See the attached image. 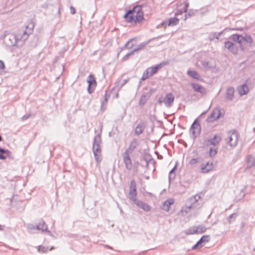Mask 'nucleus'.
<instances>
[{
    "label": "nucleus",
    "mask_w": 255,
    "mask_h": 255,
    "mask_svg": "<svg viewBox=\"0 0 255 255\" xmlns=\"http://www.w3.org/2000/svg\"><path fill=\"white\" fill-rule=\"evenodd\" d=\"M142 7V5H136L127 10L124 15L125 20L129 23L140 22L144 19Z\"/></svg>",
    "instance_id": "nucleus-1"
},
{
    "label": "nucleus",
    "mask_w": 255,
    "mask_h": 255,
    "mask_svg": "<svg viewBox=\"0 0 255 255\" xmlns=\"http://www.w3.org/2000/svg\"><path fill=\"white\" fill-rule=\"evenodd\" d=\"M136 185L134 180H131L129 189V198L136 206L145 211H148L150 210V207L147 204L138 200L136 198Z\"/></svg>",
    "instance_id": "nucleus-2"
},
{
    "label": "nucleus",
    "mask_w": 255,
    "mask_h": 255,
    "mask_svg": "<svg viewBox=\"0 0 255 255\" xmlns=\"http://www.w3.org/2000/svg\"><path fill=\"white\" fill-rule=\"evenodd\" d=\"M34 24L33 22H30L24 27L18 30L15 34L18 41L24 42L29 37V35L32 33Z\"/></svg>",
    "instance_id": "nucleus-3"
},
{
    "label": "nucleus",
    "mask_w": 255,
    "mask_h": 255,
    "mask_svg": "<svg viewBox=\"0 0 255 255\" xmlns=\"http://www.w3.org/2000/svg\"><path fill=\"white\" fill-rule=\"evenodd\" d=\"M200 195L197 194L191 197L187 201L185 206L181 209L182 213H187L191 210H195L200 207L198 204V200L200 199Z\"/></svg>",
    "instance_id": "nucleus-4"
},
{
    "label": "nucleus",
    "mask_w": 255,
    "mask_h": 255,
    "mask_svg": "<svg viewBox=\"0 0 255 255\" xmlns=\"http://www.w3.org/2000/svg\"><path fill=\"white\" fill-rule=\"evenodd\" d=\"M0 38L2 39L5 45L8 47L13 46L19 42L17 40V37L15 36V34L7 30L3 32L0 36Z\"/></svg>",
    "instance_id": "nucleus-5"
},
{
    "label": "nucleus",
    "mask_w": 255,
    "mask_h": 255,
    "mask_svg": "<svg viewBox=\"0 0 255 255\" xmlns=\"http://www.w3.org/2000/svg\"><path fill=\"white\" fill-rule=\"evenodd\" d=\"M175 97L172 93H168L166 94L165 97H160L157 100V103L159 105H161L163 103L167 108L171 107L174 101Z\"/></svg>",
    "instance_id": "nucleus-6"
},
{
    "label": "nucleus",
    "mask_w": 255,
    "mask_h": 255,
    "mask_svg": "<svg viewBox=\"0 0 255 255\" xmlns=\"http://www.w3.org/2000/svg\"><path fill=\"white\" fill-rule=\"evenodd\" d=\"M228 134V144L232 147L235 146L238 142V133L236 129L229 131Z\"/></svg>",
    "instance_id": "nucleus-7"
},
{
    "label": "nucleus",
    "mask_w": 255,
    "mask_h": 255,
    "mask_svg": "<svg viewBox=\"0 0 255 255\" xmlns=\"http://www.w3.org/2000/svg\"><path fill=\"white\" fill-rule=\"evenodd\" d=\"M130 153L124 151L122 154L123 162L125 164V168L128 170L130 171L133 167L131 159L129 156Z\"/></svg>",
    "instance_id": "nucleus-8"
},
{
    "label": "nucleus",
    "mask_w": 255,
    "mask_h": 255,
    "mask_svg": "<svg viewBox=\"0 0 255 255\" xmlns=\"http://www.w3.org/2000/svg\"><path fill=\"white\" fill-rule=\"evenodd\" d=\"M221 116V112L219 108H214L211 114L207 118L206 121L207 123H212L219 119Z\"/></svg>",
    "instance_id": "nucleus-9"
},
{
    "label": "nucleus",
    "mask_w": 255,
    "mask_h": 255,
    "mask_svg": "<svg viewBox=\"0 0 255 255\" xmlns=\"http://www.w3.org/2000/svg\"><path fill=\"white\" fill-rule=\"evenodd\" d=\"M201 131L200 124L198 123L197 119H196L192 124L190 128V132L192 134V137L195 138Z\"/></svg>",
    "instance_id": "nucleus-10"
},
{
    "label": "nucleus",
    "mask_w": 255,
    "mask_h": 255,
    "mask_svg": "<svg viewBox=\"0 0 255 255\" xmlns=\"http://www.w3.org/2000/svg\"><path fill=\"white\" fill-rule=\"evenodd\" d=\"M222 137L220 134H216L214 135V137L210 139L205 140L204 143L207 145H213L216 146L220 144L222 141Z\"/></svg>",
    "instance_id": "nucleus-11"
},
{
    "label": "nucleus",
    "mask_w": 255,
    "mask_h": 255,
    "mask_svg": "<svg viewBox=\"0 0 255 255\" xmlns=\"http://www.w3.org/2000/svg\"><path fill=\"white\" fill-rule=\"evenodd\" d=\"M210 241V237L209 235H204L197 241V242L192 246V250H196L203 247L205 243Z\"/></svg>",
    "instance_id": "nucleus-12"
},
{
    "label": "nucleus",
    "mask_w": 255,
    "mask_h": 255,
    "mask_svg": "<svg viewBox=\"0 0 255 255\" xmlns=\"http://www.w3.org/2000/svg\"><path fill=\"white\" fill-rule=\"evenodd\" d=\"M87 82L88 83V92L89 94H92L94 91L97 86L96 81L92 75H90L88 76Z\"/></svg>",
    "instance_id": "nucleus-13"
},
{
    "label": "nucleus",
    "mask_w": 255,
    "mask_h": 255,
    "mask_svg": "<svg viewBox=\"0 0 255 255\" xmlns=\"http://www.w3.org/2000/svg\"><path fill=\"white\" fill-rule=\"evenodd\" d=\"M224 45L228 50L233 54H237L238 52V47L232 42L227 41L224 42Z\"/></svg>",
    "instance_id": "nucleus-14"
},
{
    "label": "nucleus",
    "mask_w": 255,
    "mask_h": 255,
    "mask_svg": "<svg viewBox=\"0 0 255 255\" xmlns=\"http://www.w3.org/2000/svg\"><path fill=\"white\" fill-rule=\"evenodd\" d=\"M93 152L94 155L95 160L97 162H100L102 160L101 152L102 149L101 145L93 144Z\"/></svg>",
    "instance_id": "nucleus-15"
},
{
    "label": "nucleus",
    "mask_w": 255,
    "mask_h": 255,
    "mask_svg": "<svg viewBox=\"0 0 255 255\" xmlns=\"http://www.w3.org/2000/svg\"><path fill=\"white\" fill-rule=\"evenodd\" d=\"M213 169V163L207 162L205 164H202L200 166V172L202 173H207Z\"/></svg>",
    "instance_id": "nucleus-16"
},
{
    "label": "nucleus",
    "mask_w": 255,
    "mask_h": 255,
    "mask_svg": "<svg viewBox=\"0 0 255 255\" xmlns=\"http://www.w3.org/2000/svg\"><path fill=\"white\" fill-rule=\"evenodd\" d=\"M35 225L36 226H34L33 224H27V228L29 230H41L42 232L44 231L50 232V231L48 230L46 224H35Z\"/></svg>",
    "instance_id": "nucleus-17"
},
{
    "label": "nucleus",
    "mask_w": 255,
    "mask_h": 255,
    "mask_svg": "<svg viewBox=\"0 0 255 255\" xmlns=\"http://www.w3.org/2000/svg\"><path fill=\"white\" fill-rule=\"evenodd\" d=\"M191 86L195 92L200 93L202 95L206 94V90L202 85L197 83H192L191 84Z\"/></svg>",
    "instance_id": "nucleus-18"
},
{
    "label": "nucleus",
    "mask_w": 255,
    "mask_h": 255,
    "mask_svg": "<svg viewBox=\"0 0 255 255\" xmlns=\"http://www.w3.org/2000/svg\"><path fill=\"white\" fill-rule=\"evenodd\" d=\"M138 145V140L136 138H133L129 142L128 147L126 149L125 151L131 153Z\"/></svg>",
    "instance_id": "nucleus-19"
},
{
    "label": "nucleus",
    "mask_w": 255,
    "mask_h": 255,
    "mask_svg": "<svg viewBox=\"0 0 255 255\" xmlns=\"http://www.w3.org/2000/svg\"><path fill=\"white\" fill-rule=\"evenodd\" d=\"M235 89L233 87H229L226 92V98L227 101H231L234 98Z\"/></svg>",
    "instance_id": "nucleus-20"
},
{
    "label": "nucleus",
    "mask_w": 255,
    "mask_h": 255,
    "mask_svg": "<svg viewBox=\"0 0 255 255\" xmlns=\"http://www.w3.org/2000/svg\"><path fill=\"white\" fill-rule=\"evenodd\" d=\"M248 79L246 80V83L242 85L239 88H238V92L240 96H243L245 95H247L249 92V89L247 85V83L248 81Z\"/></svg>",
    "instance_id": "nucleus-21"
},
{
    "label": "nucleus",
    "mask_w": 255,
    "mask_h": 255,
    "mask_svg": "<svg viewBox=\"0 0 255 255\" xmlns=\"http://www.w3.org/2000/svg\"><path fill=\"white\" fill-rule=\"evenodd\" d=\"M174 203V201L173 199H168L162 204V209L166 212H168L170 210V206L173 205Z\"/></svg>",
    "instance_id": "nucleus-22"
},
{
    "label": "nucleus",
    "mask_w": 255,
    "mask_h": 255,
    "mask_svg": "<svg viewBox=\"0 0 255 255\" xmlns=\"http://www.w3.org/2000/svg\"><path fill=\"white\" fill-rule=\"evenodd\" d=\"M144 128L145 127L143 123L140 122L135 127L134 134L136 135H140L143 131Z\"/></svg>",
    "instance_id": "nucleus-23"
},
{
    "label": "nucleus",
    "mask_w": 255,
    "mask_h": 255,
    "mask_svg": "<svg viewBox=\"0 0 255 255\" xmlns=\"http://www.w3.org/2000/svg\"><path fill=\"white\" fill-rule=\"evenodd\" d=\"M187 75L198 80L202 81V78L201 77L200 74L196 71L194 70H188L187 71Z\"/></svg>",
    "instance_id": "nucleus-24"
},
{
    "label": "nucleus",
    "mask_w": 255,
    "mask_h": 255,
    "mask_svg": "<svg viewBox=\"0 0 255 255\" xmlns=\"http://www.w3.org/2000/svg\"><path fill=\"white\" fill-rule=\"evenodd\" d=\"M150 97V94L149 93H145L142 94L139 99L138 104L140 106H143L147 101Z\"/></svg>",
    "instance_id": "nucleus-25"
},
{
    "label": "nucleus",
    "mask_w": 255,
    "mask_h": 255,
    "mask_svg": "<svg viewBox=\"0 0 255 255\" xmlns=\"http://www.w3.org/2000/svg\"><path fill=\"white\" fill-rule=\"evenodd\" d=\"M163 64L162 63H160L159 64H157L154 66H151L147 68V70L149 71L150 75L151 76L153 75L154 74L156 73L158 69H160Z\"/></svg>",
    "instance_id": "nucleus-26"
},
{
    "label": "nucleus",
    "mask_w": 255,
    "mask_h": 255,
    "mask_svg": "<svg viewBox=\"0 0 255 255\" xmlns=\"http://www.w3.org/2000/svg\"><path fill=\"white\" fill-rule=\"evenodd\" d=\"M179 22V19L175 17H172L169 18L167 21V22L165 23H167V24L168 26H175L177 25Z\"/></svg>",
    "instance_id": "nucleus-27"
},
{
    "label": "nucleus",
    "mask_w": 255,
    "mask_h": 255,
    "mask_svg": "<svg viewBox=\"0 0 255 255\" xmlns=\"http://www.w3.org/2000/svg\"><path fill=\"white\" fill-rule=\"evenodd\" d=\"M102 144V139L101 133H98L96 135L94 138V141L93 144V145H101Z\"/></svg>",
    "instance_id": "nucleus-28"
},
{
    "label": "nucleus",
    "mask_w": 255,
    "mask_h": 255,
    "mask_svg": "<svg viewBox=\"0 0 255 255\" xmlns=\"http://www.w3.org/2000/svg\"><path fill=\"white\" fill-rule=\"evenodd\" d=\"M232 39L238 43L241 44L242 42V38L243 36L239 35V34H232Z\"/></svg>",
    "instance_id": "nucleus-29"
},
{
    "label": "nucleus",
    "mask_w": 255,
    "mask_h": 255,
    "mask_svg": "<svg viewBox=\"0 0 255 255\" xmlns=\"http://www.w3.org/2000/svg\"><path fill=\"white\" fill-rule=\"evenodd\" d=\"M207 229V228L203 224L195 226V230L197 229V234L204 233L206 231Z\"/></svg>",
    "instance_id": "nucleus-30"
},
{
    "label": "nucleus",
    "mask_w": 255,
    "mask_h": 255,
    "mask_svg": "<svg viewBox=\"0 0 255 255\" xmlns=\"http://www.w3.org/2000/svg\"><path fill=\"white\" fill-rule=\"evenodd\" d=\"M185 233L186 235L197 234V229L195 230V226H194L186 230Z\"/></svg>",
    "instance_id": "nucleus-31"
},
{
    "label": "nucleus",
    "mask_w": 255,
    "mask_h": 255,
    "mask_svg": "<svg viewBox=\"0 0 255 255\" xmlns=\"http://www.w3.org/2000/svg\"><path fill=\"white\" fill-rule=\"evenodd\" d=\"M5 152H8V150L0 148V159L4 160L6 159Z\"/></svg>",
    "instance_id": "nucleus-32"
},
{
    "label": "nucleus",
    "mask_w": 255,
    "mask_h": 255,
    "mask_svg": "<svg viewBox=\"0 0 255 255\" xmlns=\"http://www.w3.org/2000/svg\"><path fill=\"white\" fill-rule=\"evenodd\" d=\"M208 39L210 41H213L215 39H219L216 32H212L209 33Z\"/></svg>",
    "instance_id": "nucleus-33"
},
{
    "label": "nucleus",
    "mask_w": 255,
    "mask_h": 255,
    "mask_svg": "<svg viewBox=\"0 0 255 255\" xmlns=\"http://www.w3.org/2000/svg\"><path fill=\"white\" fill-rule=\"evenodd\" d=\"M151 75H150V73H149V71H148V70H147V69L146 70H145L144 71V72H143L141 77V79L140 80L141 81H144L146 79H148L150 76H151Z\"/></svg>",
    "instance_id": "nucleus-34"
},
{
    "label": "nucleus",
    "mask_w": 255,
    "mask_h": 255,
    "mask_svg": "<svg viewBox=\"0 0 255 255\" xmlns=\"http://www.w3.org/2000/svg\"><path fill=\"white\" fill-rule=\"evenodd\" d=\"M133 39L131 38L124 45V46L122 48V49H124V48L129 49L131 48L133 46V44L131 43Z\"/></svg>",
    "instance_id": "nucleus-35"
},
{
    "label": "nucleus",
    "mask_w": 255,
    "mask_h": 255,
    "mask_svg": "<svg viewBox=\"0 0 255 255\" xmlns=\"http://www.w3.org/2000/svg\"><path fill=\"white\" fill-rule=\"evenodd\" d=\"M246 41L247 42L249 43H252L253 42V39L252 36L249 34H246V35L242 38V41Z\"/></svg>",
    "instance_id": "nucleus-36"
},
{
    "label": "nucleus",
    "mask_w": 255,
    "mask_h": 255,
    "mask_svg": "<svg viewBox=\"0 0 255 255\" xmlns=\"http://www.w3.org/2000/svg\"><path fill=\"white\" fill-rule=\"evenodd\" d=\"M218 148L214 147H212L210 148L209 150V155L210 157L214 156L217 153Z\"/></svg>",
    "instance_id": "nucleus-37"
},
{
    "label": "nucleus",
    "mask_w": 255,
    "mask_h": 255,
    "mask_svg": "<svg viewBox=\"0 0 255 255\" xmlns=\"http://www.w3.org/2000/svg\"><path fill=\"white\" fill-rule=\"evenodd\" d=\"M176 168V164L174 167L170 171L168 175L169 181H170L172 179H174L175 177L174 171Z\"/></svg>",
    "instance_id": "nucleus-38"
},
{
    "label": "nucleus",
    "mask_w": 255,
    "mask_h": 255,
    "mask_svg": "<svg viewBox=\"0 0 255 255\" xmlns=\"http://www.w3.org/2000/svg\"><path fill=\"white\" fill-rule=\"evenodd\" d=\"M49 248L47 247L42 246H38L37 247V250L38 252H40L43 253H46L47 251L48 250Z\"/></svg>",
    "instance_id": "nucleus-39"
},
{
    "label": "nucleus",
    "mask_w": 255,
    "mask_h": 255,
    "mask_svg": "<svg viewBox=\"0 0 255 255\" xmlns=\"http://www.w3.org/2000/svg\"><path fill=\"white\" fill-rule=\"evenodd\" d=\"M199 158L198 157L197 158H192L189 161V164L191 165H195V164L199 162Z\"/></svg>",
    "instance_id": "nucleus-40"
},
{
    "label": "nucleus",
    "mask_w": 255,
    "mask_h": 255,
    "mask_svg": "<svg viewBox=\"0 0 255 255\" xmlns=\"http://www.w3.org/2000/svg\"><path fill=\"white\" fill-rule=\"evenodd\" d=\"M183 3L184 4V9H183V11H181L179 12L180 13H182V12H187V9L189 7V3L187 1H185L183 2Z\"/></svg>",
    "instance_id": "nucleus-41"
},
{
    "label": "nucleus",
    "mask_w": 255,
    "mask_h": 255,
    "mask_svg": "<svg viewBox=\"0 0 255 255\" xmlns=\"http://www.w3.org/2000/svg\"><path fill=\"white\" fill-rule=\"evenodd\" d=\"M139 164V163L138 161H134L133 163V170L136 172L138 171V166Z\"/></svg>",
    "instance_id": "nucleus-42"
},
{
    "label": "nucleus",
    "mask_w": 255,
    "mask_h": 255,
    "mask_svg": "<svg viewBox=\"0 0 255 255\" xmlns=\"http://www.w3.org/2000/svg\"><path fill=\"white\" fill-rule=\"evenodd\" d=\"M132 55H133V54H132V53H131V51H130V52H128V53L126 55H125V56L123 57V61H126V60H127L128 59L129 57L130 56Z\"/></svg>",
    "instance_id": "nucleus-43"
},
{
    "label": "nucleus",
    "mask_w": 255,
    "mask_h": 255,
    "mask_svg": "<svg viewBox=\"0 0 255 255\" xmlns=\"http://www.w3.org/2000/svg\"><path fill=\"white\" fill-rule=\"evenodd\" d=\"M237 216V214L236 213H233L231 214L229 217H228V221L230 222H234V220H232V218H235Z\"/></svg>",
    "instance_id": "nucleus-44"
},
{
    "label": "nucleus",
    "mask_w": 255,
    "mask_h": 255,
    "mask_svg": "<svg viewBox=\"0 0 255 255\" xmlns=\"http://www.w3.org/2000/svg\"><path fill=\"white\" fill-rule=\"evenodd\" d=\"M194 15H195V12L193 10H190L189 11V12H188V13L185 15L186 17H185V19H186L187 18V16H192Z\"/></svg>",
    "instance_id": "nucleus-45"
},
{
    "label": "nucleus",
    "mask_w": 255,
    "mask_h": 255,
    "mask_svg": "<svg viewBox=\"0 0 255 255\" xmlns=\"http://www.w3.org/2000/svg\"><path fill=\"white\" fill-rule=\"evenodd\" d=\"M5 67L4 63V62L0 60V72L4 70V68Z\"/></svg>",
    "instance_id": "nucleus-46"
},
{
    "label": "nucleus",
    "mask_w": 255,
    "mask_h": 255,
    "mask_svg": "<svg viewBox=\"0 0 255 255\" xmlns=\"http://www.w3.org/2000/svg\"><path fill=\"white\" fill-rule=\"evenodd\" d=\"M8 152H9V153L5 152L6 157H8L10 159H13V156H12V154H11V151H10L9 150H8Z\"/></svg>",
    "instance_id": "nucleus-47"
},
{
    "label": "nucleus",
    "mask_w": 255,
    "mask_h": 255,
    "mask_svg": "<svg viewBox=\"0 0 255 255\" xmlns=\"http://www.w3.org/2000/svg\"><path fill=\"white\" fill-rule=\"evenodd\" d=\"M30 117V114H25L22 117L21 119L22 121H25V120L28 119Z\"/></svg>",
    "instance_id": "nucleus-48"
},
{
    "label": "nucleus",
    "mask_w": 255,
    "mask_h": 255,
    "mask_svg": "<svg viewBox=\"0 0 255 255\" xmlns=\"http://www.w3.org/2000/svg\"><path fill=\"white\" fill-rule=\"evenodd\" d=\"M145 44H146L145 43H140L137 46V47L139 50H141L145 46Z\"/></svg>",
    "instance_id": "nucleus-49"
},
{
    "label": "nucleus",
    "mask_w": 255,
    "mask_h": 255,
    "mask_svg": "<svg viewBox=\"0 0 255 255\" xmlns=\"http://www.w3.org/2000/svg\"><path fill=\"white\" fill-rule=\"evenodd\" d=\"M70 12L72 14H74L76 12V10H75V9L74 7H73L72 6H71L70 7Z\"/></svg>",
    "instance_id": "nucleus-50"
},
{
    "label": "nucleus",
    "mask_w": 255,
    "mask_h": 255,
    "mask_svg": "<svg viewBox=\"0 0 255 255\" xmlns=\"http://www.w3.org/2000/svg\"><path fill=\"white\" fill-rule=\"evenodd\" d=\"M128 81V79H125L121 85V88L123 87Z\"/></svg>",
    "instance_id": "nucleus-51"
},
{
    "label": "nucleus",
    "mask_w": 255,
    "mask_h": 255,
    "mask_svg": "<svg viewBox=\"0 0 255 255\" xmlns=\"http://www.w3.org/2000/svg\"><path fill=\"white\" fill-rule=\"evenodd\" d=\"M253 158V156L251 155H249L248 156L247 158V162L249 163L250 160Z\"/></svg>",
    "instance_id": "nucleus-52"
},
{
    "label": "nucleus",
    "mask_w": 255,
    "mask_h": 255,
    "mask_svg": "<svg viewBox=\"0 0 255 255\" xmlns=\"http://www.w3.org/2000/svg\"><path fill=\"white\" fill-rule=\"evenodd\" d=\"M138 50H139L138 49L137 47H136V48L133 49L132 50H131V53H132L133 54L134 52H135Z\"/></svg>",
    "instance_id": "nucleus-53"
},
{
    "label": "nucleus",
    "mask_w": 255,
    "mask_h": 255,
    "mask_svg": "<svg viewBox=\"0 0 255 255\" xmlns=\"http://www.w3.org/2000/svg\"><path fill=\"white\" fill-rule=\"evenodd\" d=\"M138 50H139L138 49L137 47H136V48L133 49L132 50H131V53H132L133 54L134 52H135Z\"/></svg>",
    "instance_id": "nucleus-54"
},
{
    "label": "nucleus",
    "mask_w": 255,
    "mask_h": 255,
    "mask_svg": "<svg viewBox=\"0 0 255 255\" xmlns=\"http://www.w3.org/2000/svg\"><path fill=\"white\" fill-rule=\"evenodd\" d=\"M110 97V95H108L107 94V93H105V96H104V99L106 100H108V98H109Z\"/></svg>",
    "instance_id": "nucleus-55"
},
{
    "label": "nucleus",
    "mask_w": 255,
    "mask_h": 255,
    "mask_svg": "<svg viewBox=\"0 0 255 255\" xmlns=\"http://www.w3.org/2000/svg\"><path fill=\"white\" fill-rule=\"evenodd\" d=\"M224 30H222L219 32H217V34L218 36V37L219 38V37L222 35V34L224 32Z\"/></svg>",
    "instance_id": "nucleus-56"
},
{
    "label": "nucleus",
    "mask_w": 255,
    "mask_h": 255,
    "mask_svg": "<svg viewBox=\"0 0 255 255\" xmlns=\"http://www.w3.org/2000/svg\"><path fill=\"white\" fill-rule=\"evenodd\" d=\"M108 100H106L105 99H104V100L102 102V104H101V108L103 109V105L104 104V103H106L107 102Z\"/></svg>",
    "instance_id": "nucleus-57"
},
{
    "label": "nucleus",
    "mask_w": 255,
    "mask_h": 255,
    "mask_svg": "<svg viewBox=\"0 0 255 255\" xmlns=\"http://www.w3.org/2000/svg\"><path fill=\"white\" fill-rule=\"evenodd\" d=\"M105 247L106 248H107V249H110V250H114V249L112 247H111V246H110L109 245H105Z\"/></svg>",
    "instance_id": "nucleus-58"
},
{
    "label": "nucleus",
    "mask_w": 255,
    "mask_h": 255,
    "mask_svg": "<svg viewBox=\"0 0 255 255\" xmlns=\"http://www.w3.org/2000/svg\"><path fill=\"white\" fill-rule=\"evenodd\" d=\"M4 228V226H2L1 224H0V231L3 230Z\"/></svg>",
    "instance_id": "nucleus-59"
},
{
    "label": "nucleus",
    "mask_w": 255,
    "mask_h": 255,
    "mask_svg": "<svg viewBox=\"0 0 255 255\" xmlns=\"http://www.w3.org/2000/svg\"><path fill=\"white\" fill-rule=\"evenodd\" d=\"M209 63L207 62H204L203 63V65L205 67L206 65H208Z\"/></svg>",
    "instance_id": "nucleus-60"
},
{
    "label": "nucleus",
    "mask_w": 255,
    "mask_h": 255,
    "mask_svg": "<svg viewBox=\"0 0 255 255\" xmlns=\"http://www.w3.org/2000/svg\"><path fill=\"white\" fill-rule=\"evenodd\" d=\"M206 112H207V111H205V112H203V113L201 114V115H200V116H202V115H203L205 114L206 113Z\"/></svg>",
    "instance_id": "nucleus-61"
},
{
    "label": "nucleus",
    "mask_w": 255,
    "mask_h": 255,
    "mask_svg": "<svg viewBox=\"0 0 255 255\" xmlns=\"http://www.w3.org/2000/svg\"><path fill=\"white\" fill-rule=\"evenodd\" d=\"M2 140V138L1 136L0 135V141H1Z\"/></svg>",
    "instance_id": "nucleus-62"
},
{
    "label": "nucleus",
    "mask_w": 255,
    "mask_h": 255,
    "mask_svg": "<svg viewBox=\"0 0 255 255\" xmlns=\"http://www.w3.org/2000/svg\"><path fill=\"white\" fill-rule=\"evenodd\" d=\"M252 165H254L255 166V162L254 161L252 163Z\"/></svg>",
    "instance_id": "nucleus-63"
},
{
    "label": "nucleus",
    "mask_w": 255,
    "mask_h": 255,
    "mask_svg": "<svg viewBox=\"0 0 255 255\" xmlns=\"http://www.w3.org/2000/svg\"><path fill=\"white\" fill-rule=\"evenodd\" d=\"M253 130L255 132V128H254Z\"/></svg>",
    "instance_id": "nucleus-64"
}]
</instances>
